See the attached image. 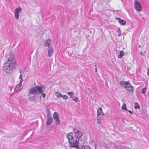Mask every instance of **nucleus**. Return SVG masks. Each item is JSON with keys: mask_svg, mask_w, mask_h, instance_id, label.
<instances>
[{"mask_svg": "<svg viewBox=\"0 0 149 149\" xmlns=\"http://www.w3.org/2000/svg\"><path fill=\"white\" fill-rule=\"evenodd\" d=\"M124 52L123 51H121L119 53V54L118 55V57L119 58H121L123 56Z\"/></svg>", "mask_w": 149, "mask_h": 149, "instance_id": "obj_16", "label": "nucleus"}, {"mask_svg": "<svg viewBox=\"0 0 149 149\" xmlns=\"http://www.w3.org/2000/svg\"><path fill=\"white\" fill-rule=\"evenodd\" d=\"M123 122H125V121L124 120H123Z\"/></svg>", "mask_w": 149, "mask_h": 149, "instance_id": "obj_37", "label": "nucleus"}, {"mask_svg": "<svg viewBox=\"0 0 149 149\" xmlns=\"http://www.w3.org/2000/svg\"><path fill=\"white\" fill-rule=\"evenodd\" d=\"M67 94L68 95H70L71 97H72V96L74 95V93L72 92H68Z\"/></svg>", "mask_w": 149, "mask_h": 149, "instance_id": "obj_22", "label": "nucleus"}, {"mask_svg": "<svg viewBox=\"0 0 149 149\" xmlns=\"http://www.w3.org/2000/svg\"><path fill=\"white\" fill-rule=\"evenodd\" d=\"M134 7L135 9L138 11H141L142 10L141 4L136 0L135 1H134Z\"/></svg>", "mask_w": 149, "mask_h": 149, "instance_id": "obj_6", "label": "nucleus"}, {"mask_svg": "<svg viewBox=\"0 0 149 149\" xmlns=\"http://www.w3.org/2000/svg\"><path fill=\"white\" fill-rule=\"evenodd\" d=\"M139 47H141V45H139Z\"/></svg>", "mask_w": 149, "mask_h": 149, "instance_id": "obj_35", "label": "nucleus"}, {"mask_svg": "<svg viewBox=\"0 0 149 149\" xmlns=\"http://www.w3.org/2000/svg\"><path fill=\"white\" fill-rule=\"evenodd\" d=\"M44 88V86H36L30 89L29 91V92L30 94H33L34 95L41 94L43 98H45L46 94L43 93Z\"/></svg>", "mask_w": 149, "mask_h": 149, "instance_id": "obj_2", "label": "nucleus"}, {"mask_svg": "<svg viewBox=\"0 0 149 149\" xmlns=\"http://www.w3.org/2000/svg\"><path fill=\"white\" fill-rule=\"evenodd\" d=\"M96 65H95V66L96 67Z\"/></svg>", "mask_w": 149, "mask_h": 149, "instance_id": "obj_36", "label": "nucleus"}, {"mask_svg": "<svg viewBox=\"0 0 149 149\" xmlns=\"http://www.w3.org/2000/svg\"><path fill=\"white\" fill-rule=\"evenodd\" d=\"M55 95L58 98L61 97L62 95L60 93L57 91L55 93Z\"/></svg>", "mask_w": 149, "mask_h": 149, "instance_id": "obj_19", "label": "nucleus"}, {"mask_svg": "<svg viewBox=\"0 0 149 149\" xmlns=\"http://www.w3.org/2000/svg\"><path fill=\"white\" fill-rule=\"evenodd\" d=\"M120 84L122 86L124 87L126 90L129 92H131L133 90V87L128 81L125 82L122 81L120 82Z\"/></svg>", "mask_w": 149, "mask_h": 149, "instance_id": "obj_3", "label": "nucleus"}, {"mask_svg": "<svg viewBox=\"0 0 149 149\" xmlns=\"http://www.w3.org/2000/svg\"><path fill=\"white\" fill-rule=\"evenodd\" d=\"M48 48V56L50 57L53 53V49L51 47H49Z\"/></svg>", "mask_w": 149, "mask_h": 149, "instance_id": "obj_10", "label": "nucleus"}, {"mask_svg": "<svg viewBox=\"0 0 149 149\" xmlns=\"http://www.w3.org/2000/svg\"><path fill=\"white\" fill-rule=\"evenodd\" d=\"M50 42L51 40L50 39H47L46 41V42L45 43L44 45L46 46H48V48H49V47H51V46H50Z\"/></svg>", "mask_w": 149, "mask_h": 149, "instance_id": "obj_13", "label": "nucleus"}, {"mask_svg": "<svg viewBox=\"0 0 149 149\" xmlns=\"http://www.w3.org/2000/svg\"><path fill=\"white\" fill-rule=\"evenodd\" d=\"M21 85L22 83H19L16 86L14 89V91H16L18 89L20 88Z\"/></svg>", "mask_w": 149, "mask_h": 149, "instance_id": "obj_15", "label": "nucleus"}, {"mask_svg": "<svg viewBox=\"0 0 149 149\" xmlns=\"http://www.w3.org/2000/svg\"><path fill=\"white\" fill-rule=\"evenodd\" d=\"M6 58L7 61L3 65V70L6 73L12 74L15 70L16 66L13 55L10 53L7 55Z\"/></svg>", "mask_w": 149, "mask_h": 149, "instance_id": "obj_1", "label": "nucleus"}, {"mask_svg": "<svg viewBox=\"0 0 149 149\" xmlns=\"http://www.w3.org/2000/svg\"><path fill=\"white\" fill-rule=\"evenodd\" d=\"M97 111V116H98L99 117V116L100 115H102L103 116L104 114L103 112L102 111V109L101 108H99L98 110Z\"/></svg>", "mask_w": 149, "mask_h": 149, "instance_id": "obj_12", "label": "nucleus"}, {"mask_svg": "<svg viewBox=\"0 0 149 149\" xmlns=\"http://www.w3.org/2000/svg\"><path fill=\"white\" fill-rule=\"evenodd\" d=\"M47 118L51 117V113L50 112V111L49 110L47 109Z\"/></svg>", "mask_w": 149, "mask_h": 149, "instance_id": "obj_18", "label": "nucleus"}, {"mask_svg": "<svg viewBox=\"0 0 149 149\" xmlns=\"http://www.w3.org/2000/svg\"><path fill=\"white\" fill-rule=\"evenodd\" d=\"M99 118L98 117V116H97V121L96 123L97 124H100L101 123V122Z\"/></svg>", "mask_w": 149, "mask_h": 149, "instance_id": "obj_27", "label": "nucleus"}, {"mask_svg": "<svg viewBox=\"0 0 149 149\" xmlns=\"http://www.w3.org/2000/svg\"><path fill=\"white\" fill-rule=\"evenodd\" d=\"M54 119L56 123V125H58V124H60V120L59 119V118H56V119L55 118Z\"/></svg>", "mask_w": 149, "mask_h": 149, "instance_id": "obj_21", "label": "nucleus"}, {"mask_svg": "<svg viewBox=\"0 0 149 149\" xmlns=\"http://www.w3.org/2000/svg\"><path fill=\"white\" fill-rule=\"evenodd\" d=\"M73 131L74 137L77 139H79L83 135L82 132L77 128H74Z\"/></svg>", "mask_w": 149, "mask_h": 149, "instance_id": "obj_5", "label": "nucleus"}, {"mask_svg": "<svg viewBox=\"0 0 149 149\" xmlns=\"http://www.w3.org/2000/svg\"><path fill=\"white\" fill-rule=\"evenodd\" d=\"M148 97H149V91H148Z\"/></svg>", "mask_w": 149, "mask_h": 149, "instance_id": "obj_32", "label": "nucleus"}, {"mask_svg": "<svg viewBox=\"0 0 149 149\" xmlns=\"http://www.w3.org/2000/svg\"><path fill=\"white\" fill-rule=\"evenodd\" d=\"M61 97L64 100L67 99L68 98V96L65 95H62Z\"/></svg>", "mask_w": 149, "mask_h": 149, "instance_id": "obj_25", "label": "nucleus"}, {"mask_svg": "<svg viewBox=\"0 0 149 149\" xmlns=\"http://www.w3.org/2000/svg\"><path fill=\"white\" fill-rule=\"evenodd\" d=\"M122 109L123 110L127 111V108L126 107V104L125 103H124L122 106Z\"/></svg>", "mask_w": 149, "mask_h": 149, "instance_id": "obj_20", "label": "nucleus"}, {"mask_svg": "<svg viewBox=\"0 0 149 149\" xmlns=\"http://www.w3.org/2000/svg\"><path fill=\"white\" fill-rule=\"evenodd\" d=\"M81 149H90L87 146H84V148H82Z\"/></svg>", "mask_w": 149, "mask_h": 149, "instance_id": "obj_29", "label": "nucleus"}, {"mask_svg": "<svg viewBox=\"0 0 149 149\" xmlns=\"http://www.w3.org/2000/svg\"><path fill=\"white\" fill-rule=\"evenodd\" d=\"M69 143L70 144V147L71 148H73L78 149L79 147V139H73L70 141Z\"/></svg>", "mask_w": 149, "mask_h": 149, "instance_id": "obj_4", "label": "nucleus"}, {"mask_svg": "<svg viewBox=\"0 0 149 149\" xmlns=\"http://www.w3.org/2000/svg\"><path fill=\"white\" fill-rule=\"evenodd\" d=\"M148 70V73H147V75L148 76H149V68H148L147 69Z\"/></svg>", "mask_w": 149, "mask_h": 149, "instance_id": "obj_30", "label": "nucleus"}, {"mask_svg": "<svg viewBox=\"0 0 149 149\" xmlns=\"http://www.w3.org/2000/svg\"><path fill=\"white\" fill-rule=\"evenodd\" d=\"M134 108L135 109H136L139 108L140 107L139 105L137 103H135Z\"/></svg>", "mask_w": 149, "mask_h": 149, "instance_id": "obj_23", "label": "nucleus"}, {"mask_svg": "<svg viewBox=\"0 0 149 149\" xmlns=\"http://www.w3.org/2000/svg\"><path fill=\"white\" fill-rule=\"evenodd\" d=\"M53 118L52 117L47 118V121L46 123V124L47 125H50L53 122Z\"/></svg>", "mask_w": 149, "mask_h": 149, "instance_id": "obj_11", "label": "nucleus"}, {"mask_svg": "<svg viewBox=\"0 0 149 149\" xmlns=\"http://www.w3.org/2000/svg\"><path fill=\"white\" fill-rule=\"evenodd\" d=\"M53 117L54 119L59 118L58 113L57 112L54 113Z\"/></svg>", "mask_w": 149, "mask_h": 149, "instance_id": "obj_17", "label": "nucleus"}, {"mask_svg": "<svg viewBox=\"0 0 149 149\" xmlns=\"http://www.w3.org/2000/svg\"><path fill=\"white\" fill-rule=\"evenodd\" d=\"M22 10V8L20 7L17 8L15 10V11L14 15L15 18L16 19H18L19 13Z\"/></svg>", "mask_w": 149, "mask_h": 149, "instance_id": "obj_7", "label": "nucleus"}, {"mask_svg": "<svg viewBox=\"0 0 149 149\" xmlns=\"http://www.w3.org/2000/svg\"><path fill=\"white\" fill-rule=\"evenodd\" d=\"M118 36H120L121 34V31H120V28H118Z\"/></svg>", "mask_w": 149, "mask_h": 149, "instance_id": "obj_26", "label": "nucleus"}, {"mask_svg": "<svg viewBox=\"0 0 149 149\" xmlns=\"http://www.w3.org/2000/svg\"><path fill=\"white\" fill-rule=\"evenodd\" d=\"M127 111H128L130 114H133V113L131 111H130V110H128Z\"/></svg>", "mask_w": 149, "mask_h": 149, "instance_id": "obj_31", "label": "nucleus"}, {"mask_svg": "<svg viewBox=\"0 0 149 149\" xmlns=\"http://www.w3.org/2000/svg\"><path fill=\"white\" fill-rule=\"evenodd\" d=\"M72 100L75 101L76 102H77L78 100V98L75 97H72Z\"/></svg>", "mask_w": 149, "mask_h": 149, "instance_id": "obj_24", "label": "nucleus"}, {"mask_svg": "<svg viewBox=\"0 0 149 149\" xmlns=\"http://www.w3.org/2000/svg\"><path fill=\"white\" fill-rule=\"evenodd\" d=\"M95 72H96L97 71V68L96 67L95 68Z\"/></svg>", "mask_w": 149, "mask_h": 149, "instance_id": "obj_34", "label": "nucleus"}, {"mask_svg": "<svg viewBox=\"0 0 149 149\" xmlns=\"http://www.w3.org/2000/svg\"><path fill=\"white\" fill-rule=\"evenodd\" d=\"M20 75L19 77V79H21L20 81L19 82L20 83H22V82L23 81V79H22V70H20Z\"/></svg>", "mask_w": 149, "mask_h": 149, "instance_id": "obj_14", "label": "nucleus"}, {"mask_svg": "<svg viewBox=\"0 0 149 149\" xmlns=\"http://www.w3.org/2000/svg\"><path fill=\"white\" fill-rule=\"evenodd\" d=\"M143 53V52H140V54L141 55H142L143 54H142Z\"/></svg>", "mask_w": 149, "mask_h": 149, "instance_id": "obj_33", "label": "nucleus"}, {"mask_svg": "<svg viewBox=\"0 0 149 149\" xmlns=\"http://www.w3.org/2000/svg\"><path fill=\"white\" fill-rule=\"evenodd\" d=\"M146 91V88H144L142 90L141 92L142 94H144L145 93Z\"/></svg>", "mask_w": 149, "mask_h": 149, "instance_id": "obj_28", "label": "nucleus"}, {"mask_svg": "<svg viewBox=\"0 0 149 149\" xmlns=\"http://www.w3.org/2000/svg\"><path fill=\"white\" fill-rule=\"evenodd\" d=\"M116 19L118 20L119 23L121 25H124L126 24V22L124 20L120 19L118 17Z\"/></svg>", "mask_w": 149, "mask_h": 149, "instance_id": "obj_9", "label": "nucleus"}, {"mask_svg": "<svg viewBox=\"0 0 149 149\" xmlns=\"http://www.w3.org/2000/svg\"><path fill=\"white\" fill-rule=\"evenodd\" d=\"M66 136L68 140V142L74 139L72 133L71 132L67 134H66Z\"/></svg>", "mask_w": 149, "mask_h": 149, "instance_id": "obj_8", "label": "nucleus"}]
</instances>
